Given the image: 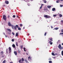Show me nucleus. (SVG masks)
I'll return each instance as SVG.
<instances>
[{"label":"nucleus","instance_id":"1","mask_svg":"<svg viewBox=\"0 0 63 63\" xmlns=\"http://www.w3.org/2000/svg\"><path fill=\"white\" fill-rule=\"evenodd\" d=\"M48 39H50V41L49 42V43H50V45H52L53 43L52 42V41H53V40H52L53 39V38H49Z\"/></svg>","mask_w":63,"mask_h":63},{"label":"nucleus","instance_id":"2","mask_svg":"<svg viewBox=\"0 0 63 63\" xmlns=\"http://www.w3.org/2000/svg\"><path fill=\"white\" fill-rule=\"evenodd\" d=\"M44 16L45 17H46V18H50V16L47 15H44Z\"/></svg>","mask_w":63,"mask_h":63},{"label":"nucleus","instance_id":"3","mask_svg":"<svg viewBox=\"0 0 63 63\" xmlns=\"http://www.w3.org/2000/svg\"><path fill=\"white\" fill-rule=\"evenodd\" d=\"M6 16L5 15H4L3 16V19L5 20H6L7 19L6 18Z\"/></svg>","mask_w":63,"mask_h":63},{"label":"nucleus","instance_id":"4","mask_svg":"<svg viewBox=\"0 0 63 63\" xmlns=\"http://www.w3.org/2000/svg\"><path fill=\"white\" fill-rule=\"evenodd\" d=\"M22 62H21H21H20L21 61V59H20V60H19V63H23V62L24 61V59H23V58H22Z\"/></svg>","mask_w":63,"mask_h":63},{"label":"nucleus","instance_id":"5","mask_svg":"<svg viewBox=\"0 0 63 63\" xmlns=\"http://www.w3.org/2000/svg\"><path fill=\"white\" fill-rule=\"evenodd\" d=\"M18 25H16V26H14L15 30H16V28H18Z\"/></svg>","mask_w":63,"mask_h":63},{"label":"nucleus","instance_id":"6","mask_svg":"<svg viewBox=\"0 0 63 63\" xmlns=\"http://www.w3.org/2000/svg\"><path fill=\"white\" fill-rule=\"evenodd\" d=\"M9 53H11L12 52V49H11V47H9Z\"/></svg>","mask_w":63,"mask_h":63},{"label":"nucleus","instance_id":"7","mask_svg":"<svg viewBox=\"0 0 63 63\" xmlns=\"http://www.w3.org/2000/svg\"><path fill=\"white\" fill-rule=\"evenodd\" d=\"M8 24L9 26H12V24L10 23V22H9L8 23Z\"/></svg>","mask_w":63,"mask_h":63},{"label":"nucleus","instance_id":"8","mask_svg":"<svg viewBox=\"0 0 63 63\" xmlns=\"http://www.w3.org/2000/svg\"><path fill=\"white\" fill-rule=\"evenodd\" d=\"M5 3L6 4H9V1H5Z\"/></svg>","mask_w":63,"mask_h":63},{"label":"nucleus","instance_id":"9","mask_svg":"<svg viewBox=\"0 0 63 63\" xmlns=\"http://www.w3.org/2000/svg\"><path fill=\"white\" fill-rule=\"evenodd\" d=\"M14 54H15V55H17V52H16V51H14Z\"/></svg>","mask_w":63,"mask_h":63},{"label":"nucleus","instance_id":"10","mask_svg":"<svg viewBox=\"0 0 63 63\" xmlns=\"http://www.w3.org/2000/svg\"><path fill=\"white\" fill-rule=\"evenodd\" d=\"M12 47H13V48H16V46H15V44H13L12 45Z\"/></svg>","mask_w":63,"mask_h":63},{"label":"nucleus","instance_id":"11","mask_svg":"<svg viewBox=\"0 0 63 63\" xmlns=\"http://www.w3.org/2000/svg\"><path fill=\"white\" fill-rule=\"evenodd\" d=\"M16 37H17V36H18V33H16Z\"/></svg>","mask_w":63,"mask_h":63},{"label":"nucleus","instance_id":"12","mask_svg":"<svg viewBox=\"0 0 63 63\" xmlns=\"http://www.w3.org/2000/svg\"><path fill=\"white\" fill-rule=\"evenodd\" d=\"M59 48H60L61 47V44H60L59 45V46H58Z\"/></svg>","mask_w":63,"mask_h":63},{"label":"nucleus","instance_id":"13","mask_svg":"<svg viewBox=\"0 0 63 63\" xmlns=\"http://www.w3.org/2000/svg\"><path fill=\"white\" fill-rule=\"evenodd\" d=\"M47 7L48 8V9H49L50 8H51V6L49 5H48L47 6Z\"/></svg>","mask_w":63,"mask_h":63},{"label":"nucleus","instance_id":"14","mask_svg":"<svg viewBox=\"0 0 63 63\" xmlns=\"http://www.w3.org/2000/svg\"><path fill=\"white\" fill-rule=\"evenodd\" d=\"M55 8H53L52 9V11H55Z\"/></svg>","mask_w":63,"mask_h":63},{"label":"nucleus","instance_id":"15","mask_svg":"<svg viewBox=\"0 0 63 63\" xmlns=\"http://www.w3.org/2000/svg\"><path fill=\"white\" fill-rule=\"evenodd\" d=\"M43 5H44V4H42V5H41V6L40 7V9H41L42 8V7H43Z\"/></svg>","mask_w":63,"mask_h":63},{"label":"nucleus","instance_id":"16","mask_svg":"<svg viewBox=\"0 0 63 63\" xmlns=\"http://www.w3.org/2000/svg\"><path fill=\"white\" fill-rule=\"evenodd\" d=\"M59 16L60 17H61L62 16V15L61 14H59Z\"/></svg>","mask_w":63,"mask_h":63},{"label":"nucleus","instance_id":"17","mask_svg":"<svg viewBox=\"0 0 63 63\" xmlns=\"http://www.w3.org/2000/svg\"><path fill=\"white\" fill-rule=\"evenodd\" d=\"M11 27H12V29H14V25H11Z\"/></svg>","mask_w":63,"mask_h":63},{"label":"nucleus","instance_id":"18","mask_svg":"<svg viewBox=\"0 0 63 63\" xmlns=\"http://www.w3.org/2000/svg\"><path fill=\"white\" fill-rule=\"evenodd\" d=\"M7 30L8 31H9V32H11V29H7Z\"/></svg>","mask_w":63,"mask_h":63},{"label":"nucleus","instance_id":"19","mask_svg":"<svg viewBox=\"0 0 63 63\" xmlns=\"http://www.w3.org/2000/svg\"><path fill=\"white\" fill-rule=\"evenodd\" d=\"M0 53H1V54L2 55V54H3V53H4V52H3V51H2L0 52Z\"/></svg>","mask_w":63,"mask_h":63},{"label":"nucleus","instance_id":"20","mask_svg":"<svg viewBox=\"0 0 63 63\" xmlns=\"http://www.w3.org/2000/svg\"><path fill=\"white\" fill-rule=\"evenodd\" d=\"M52 55H53V56H55V54H54L53 52H52Z\"/></svg>","mask_w":63,"mask_h":63},{"label":"nucleus","instance_id":"21","mask_svg":"<svg viewBox=\"0 0 63 63\" xmlns=\"http://www.w3.org/2000/svg\"><path fill=\"white\" fill-rule=\"evenodd\" d=\"M18 30H21V28H20L19 27L18 28Z\"/></svg>","mask_w":63,"mask_h":63},{"label":"nucleus","instance_id":"22","mask_svg":"<svg viewBox=\"0 0 63 63\" xmlns=\"http://www.w3.org/2000/svg\"><path fill=\"white\" fill-rule=\"evenodd\" d=\"M21 47V49H22L23 48V46L22 45L21 46H20Z\"/></svg>","mask_w":63,"mask_h":63},{"label":"nucleus","instance_id":"23","mask_svg":"<svg viewBox=\"0 0 63 63\" xmlns=\"http://www.w3.org/2000/svg\"><path fill=\"white\" fill-rule=\"evenodd\" d=\"M61 55L62 56H63V50L61 52Z\"/></svg>","mask_w":63,"mask_h":63},{"label":"nucleus","instance_id":"24","mask_svg":"<svg viewBox=\"0 0 63 63\" xmlns=\"http://www.w3.org/2000/svg\"><path fill=\"white\" fill-rule=\"evenodd\" d=\"M49 63H52V61H49Z\"/></svg>","mask_w":63,"mask_h":63},{"label":"nucleus","instance_id":"25","mask_svg":"<svg viewBox=\"0 0 63 63\" xmlns=\"http://www.w3.org/2000/svg\"><path fill=\"white\" fill-rule=\"evenodd\" d=\"M28 59H30V60H31V58L29 56L28 57Z\"/></svg>","mask_w":63,"mask_h":63},{"label":"nucleus","instance_id":"26","mask_svg":"<svg viewBox=\"0 0 63 63\" xmlns=\"http://www.w3.org/2000/svg\"><path fill=\"white\" fill-rule=\"evenodd\" d=\"M60 49H63V47H61L60 48Z\"/></svg>","mask_w":63,"mask_h":63},{"label":"nucleus","instance_id":"27","mask_svg":"<svg viewBox=\"0 0 63 63\" xmlns=\"http://www.w3.org/2000/svg\"><path fill=\"white\" fill-rule=\"evenodd\" d=\"M54 29L55 30H57L58 29V28H55Z\"/></svg>","mask_w":63,"mask_h":63},{"label":"nucleus","instance_id":"28","mask_svg":"<svg viewBox=\"0 0 63 63\" xmlns=\"http://www.w3.org/2000/svg\"><path fill=\"white\" fill-rule=\"evenodd\" d=\"M6 62V60H5L3 62H2V63H5Z\"/></svg>","mask_w":63,"mask_h":63},{"label":"nucleus","instance_id":"29","mask_svg":"<svg viewBox=\"0 0 63 63\" xmlns=\"http://www.w3.org/2000/svg\"><path fill=\"white\" fill-rule=\"evenodd\" d=\"M18 53H20V51L19 50H18Z\"/></svg>","mask_w":63,"mask_h":63},{"label":"nucleus","instance_id":"30","mask_svg":"<svg viewBox=\"0 0 63 63\" xmlns=\"http://www.w3.org/2000/svg\"><path fill=\"white\" fill-rule=\"evenodd\" d=\"M24 50L25 51H26V50H25V47H24Z\"/></svg>","mask_w":63,"mask_h":63},{"label":"nucleus","instance_id":"31","mask_svg":"<svg viewBox=\"0 0 63 63\" xmlns=\"http://www.w3.org/2000/svg\"><path fill=\"white\" fill-rule=\"evenodd\" d=\"M20 26L21 27H22V24H20Z\"/></svg>","mask_w":63,"mask_h":63},{"label":"nucleus","instance_id":"32","mask_svg":"<svg viewBox=\"0 0 63 63\" xmlns=\"http://www.w3.org/2000/svg\"><path fill=\"white\" fill-rule=\"evenodd\" d=\"M25 62H26V63H27V60H25Z\"/></svg>","mask_w":63,"mask_h":63},{"label":"nucleus","instance_id":"33","mask_svg":"<svg viewBox=\"0 0 63 63\" xmlns=\"http://www.w3.org/2000/svg\"><path fill=\"white\" fill-rule=\"evenodd\" d=\"M18 43H17V42H16V46H18Z\"/></svg>","mask_w":63,"mask_h":63},{"label":"nucleus","instance_id":"34","mask_svg":"<svg viewBox=\"0 0 63 63\" xmlns=\"http://www.w3.org/2000/svg\"><path fill=\"white\" fill-rule=\"evenodd\" d=\"M8 49H6V52H7V53H8Z\"/></svg>","mask_w":63,"mask_h":63},{"label":"nucleus","instance_id":"35","mask_svg":"<svg viewBox=\"0 0 63 63\" xmlns=\"http://www.w3.org/2000/svg\"><path fill=\"white\" fill-rule=\"evenodd\" d=\"M44 3H47V1L46 0H45V1H44Z\"/></svg>","mask_w":63,"mask_h":63},{"label":"nucleus","instance_id":"36","mask_svg":"<svg viewBox=\"0 0 63 63\" xmlns=\"http://www.w3.org/2000/svg\"><path fill=\"white\" fill-rule=\"evenodd\" d=\"M10 16L8 15V18H9V19H10Z\"/></svg>","mask_w":63,"mask_h":63},{"label":"nucleus","instance_id":"37","mask_svg":"<svg viewBox=\"0 0 63 63\" xmlns=\"http://www.w3.org/2000/svg\"><path fill=\"white\" fill-rule=\"evenodd\" d=\"M13 17H14V18H15L16 17V16L15 15H13Z\"/></svg>","mask_w":63,"mask_h":63},{"label":"nucleus","instance_id":"38","mask_svg":"<svg viewBox=\"0 0 63 63\" xmlns=\"http://www.w3.org/2000/svg\"><path fill=\"white\" fill-rule=\"evenodd\" d=\"M61 32L62 33L63 32V29H62L61 30Z\"/></svg>","mask_w":63,"mask_h":63},{"label":"nucleus","instance_id":"39","mask_svg":"<svg viewBox=\"0 0 63 63\" xmlns=\"http://www.w3.org/2000/svg\"><path fill=\"white\" fill-rule=\"evenodd\" d=\"M12 34L13 35H15V33H14V32H12Z\"/></svg>","mask_w":63,"mask_h":63},{"label":"nucleus","instance_id":"40","mask_svg":"<svg viewBox=\"0 0 63 63\" xmlns=\"http://www.w3.org/2000/svg\"><path fill=\"white\" fill-rule=\"evenodd\" d=\"M5 4H3V5H2L3 7H5Z\"/></svg>","mask_w":63,"mask_h":63},{"label":"nucleus","instance_id":"41","mask_svg":"<svg viewBox=\"0 0 63 63\" xmlns=\"http://www.w3.org/2000/svg\"><path fill=\"white\" fill-rule=\"evenodd\" d=\"M47 35V33L46 32H45V34H44V35L45 36H46V35Z\"/></svg>","mask_w":63,"mask_h":63},{"label":"nucleus","instance_id":"42","mask_svg":"<svg viewBox=\"0 0 63 63\" xmlns=\"http://www.w3.org/2000/svg\"><path fill=\"white\" fill-rule=\"evenodd\" d=\"M12 42H14V39H12Z\"/></svg>","mask_w":63,"mask_h":63},{"label":"nucleus","instance_id":"43","mask_svg":"<svg viewBox=\"0 0 63 63\" xmlns=\"http://www.w3.org/2000/svg\"><path fill=\"white\" fill-rule=\"evenodd\" d=\"M56 16V15H54L53 16L54 17H55V16Z\"/></svg>","mask_w":63,"mask_h":63},{"label":"nucleus","instance_id":"44","mask_svg":"<svg viewBox=\"0 0 63 63\" xmlns=\"http://www.w3.org/2000/svg\"><path fill=\"white\" fill-rule=\"evenodd\" d=\"M61 22L62 23H63V20H61Z\"/></svg>","mask_w":63,"mask_h":63},{"label":"nucleus","instance_id":"45","mask_svg":"<svg viewBox=\"0 0 63 63\" xmlns=\"http://www.w3.org/2000/svg\"><path fill=\"white\" fill-rule=\"evenodd\" d=\"M61 34H63V33H61L59 34L60 35H61Z\"/></svg>","mask_w":63,"mask_h":63},{"label":"nucleus","instance_id":"46","mask_svg":"<svg viewBox=\"0 0 63 63\" xmlns=\"http://www.w3.org/2000/svg\"><path fill=\"white\" fill-rule=\"evenodd\" d=\"M60 7H62L63 6V5H60Z\"/></svg>","mask_w":63,"mask_h":63},{"label":"nucleus","instance_id":"47","mask_svg":"<svg viewBox=\"0 0 63 63\" xmlns=\"http://www.w3.org/2000/svg\"><path fill=\"white\" fill-rule=\"evenodd\" d=\"M60 40H58V41L57 42V43H59V41H60Z\"/></svg>","mask_w":63,"mask_h":63},{"label":"nucleus","instance_id":"48","mask_svg":"<svg viewBox=\"0 0 63 63\" xmlns=\"http://www.w3.org/2000/svg\"><path fill=\"white\" fill-rule=\"evenodd\" d=\"M56 3H59V2L58 1H56Z\"/></svg>","mask_w":63,"mask_h":63},{"label":"nucleus","instance_id":"49","mask_svg":"<svg viewBox=\"0 0 63 63\" xmlns=\"http://www.w3.org/2000/svg\"><path fill=\"white\" fill-rule=\"evenodd\" d=\"M51 28H53V27L52 26H51Z\"/></svg>","mask_w":63,"mask_h":63},{"label":"nucleus","instance_id":"50","mask_svg":"<svg viewBox=\"0 0 63 63\" xmlns=\"http://www.w3.org/2000/svg\"><path fill=\"white\" fill-rule=\"evenodd\" d=\"M3 34L4 35H5V33H3Z\"/></svg>","mask_w":63,"mask_h":63},{"label":"nucleus","instance_id":"51","mask_svg":"<svg viewBox=\"0 0 63 63\" xmlns=\"http://www.w3.org/2000/svg\"><path fill=\"white\" fill-rule=\"evenodd\" d=\"M44 11H47V10H46L45 9H44Z\"/></svg>","mask_w":63,"mask_h":63},{"label":"nucleus","instance_id":"52","mask_svg":"<svg viewBox=\"0 0 63 63\" xmlns=\"http://www.w3.org/2000/svg\"><path fill=\"white\" fill-rule=\"evenodd\" d=\"M5 37L6 38H7V36H6V35H5Z\"/></svg>","mask_w":63,"mask_h":63},{"label":"nucleus","instance_id":"53","mask_svg":"<svg viewBox=\"0 0 63 63\" xmlns=\"http://www.w3.org/2000/svg\"><path fill=\"white\" fill-rule=\"evenodd\" d=\"M23 28V29H24V28H25V27H24Z\"/></svg>","mask_w":63,"mask_h":63},{"label":"nucleus","instance_id":"54","mask_svg":"<svg viewBox=\"0 0 63 63\" xmlns=\"http://www.w3.org/2000/svg\"><path fill=\"white\" fill-rule=\"evenodd\" d=\"M55 57H53V58H54V59H55Z\"/></svg>","mask_w":63,"mask_h":63},{"label":"nucleus","instance_id":"55","mask_svg":"<svg viewBox=\"0 0 63 63\" xmlns=\"http://www.w3.org/2000/svg\"><path fill=\"white\" fill-rule=\"evenodd\" d=\"M61 1H63V0H61Z\"/></svg>","mask_w":63,"mask_h":63},{"label":"nucleus","instance_id":"56","mask_svg":"<svg viewBox=\"0 0 63 63\" xmlns=\"http://www.w3.org/2000/svg\"><path fill=\"white\" fill-rule=\"evenodd\" d=\"M62 45H63V43L62 44Z\"/></svg>","mask_w":63,"mask_h":63},{"label":"nucleus","instance_id":"57","mask_svg":"<svg viewBox=\"0 0 63 63\" xmlns=\"http://www.w3.org/2000/svg\"><path fill=\"white\" fill-rule=\"evenodd\" d=\"M2 57H4V56H2Z\"/></svg>","mask_w":63,"mask_h":63},{"label":"nucleus","instance_id":"58","mask_svg":"<svg viewBox=\"0 0 63 63\" xmlns=\"http://www.w3.org/2000/svg\"><path fill=\"white\" fill-rule=\"evenodd\" d=\"M17 17H18V16H17Z\"/></svg>","mask_w":63,"mask_h":63},{"label":"nucleus","instance_id":"59","mask_svg":"<svg viewBox=\"0 0 63 63\" xmlns=\"http://www.w3.org/2000/svg\"><path fill=\"white\" fill-rule=\"evenodd\" d=\"M51 59H49V60H51Z\"/></svg>","mask_w":63,"mask_h":63},{"label":"nucleus","instance_id":"60","mask_svg":"<svg viewBox=\"0 0 63 63\" xmlns=\"http://www.w3.org/2000/svg\"><path fill=\"white\" fill-rule=\"evenodd\" d=\"M26 54H27V55H28V53H27Z\"/></svg>","mask_w":63,"mask_h":63},{"label":"nucleus","instance_id":"61","mask_svg":"<svg viewBox=\"0 0 63 63\" xmlns=\"http://www.w3.org/2000/svg\"><path fill=\"white\" fill-rule=\"evenodd\" d=\"M48 41H49V40H48Z\"/></svg>","mask_w":63,"mask_h":63},{"label":"nucleus","instance_id":"62","mask_svg":"<svg viewBox=\"0 0 63 63\" xmlns=\"http://www.w3.org/2000/svg\"><path fill=\"white\" fill-rule=\"evenodd\" d=\"M58 1H60V0H58Z\"/></svg>","mask_w":63,"mask_h":63},{"label":"nucleus","instance_id":"63","mask_svg":"<svg viewBox=\"0 0 63 63\" xmlns=\"http://www.w3.org/2000/svg\"><path fill=\"white\" fill-rule=\"evenodd\" d=\"M43 1H45V0H43Z\"/></svg>","mask_w":63,"mask_h":63}]
</instances>
